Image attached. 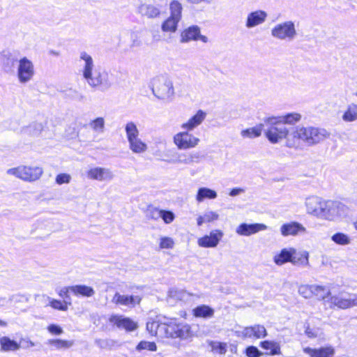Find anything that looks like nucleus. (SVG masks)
Here are the masks:
<instances>
[{
	"mask_svg": "<svg viewBox=\"0 0 357 357\" xmlns=\"http://www.w3.org/2000/svg\"><path fill=\"white\" fill-rule=\"evenodd\" d=\"M161 210L155 207H149L146 211V217L149 219L157 220L160 218Z\"/></svg>",
	"mask_w": 357,
	"mask_h": 357,
	"instance_id": "nucleus-48",
	"label": "nucleus"
},
{
	"mask_svg": "<svg viewBox=\"0 0 357 357\" xmlns=\"http://www.w3.org/2000/svg\"><path fill=\"white\" fill-rule=\"evenodd\" d=\"M7 174L14 175L24 181H34L40 177L43 170L39 167L20 166L8 169Z\"/></svg>",
	"mask_w": 357,
	"mask_h": 357,
	"instance_id": "nucleus-10",
	"label": "nucleus"
},
{
	"mask_svg": "<svg viewBox=\"0 0 357 357\" xmlns=\"http://www.w3.org/2000/svg\"><path fill=\"white\" fill-rule=\"evenodd\" d=\"M16 75L19 83L25 84L31 82L35 75V68L32 61L26 56L17 62Z\"/></svg>",
	"mask_w": 357,
	"mask_h": 357,
	"instance_id": "nucleus-9",
	"label": "nucleus"
},
{
	"mask_svg": "<svg viewBox=\"0 0 357 357\" xmlns=\"http://www.w3.org/2000/svg\"><path fill=\"white\" fill-rule=\"evenodd\" d=\"M222 236L223 233L220 230L211 231L209 235H206L198 239V245L203 248L216 247Z\"/></svg>",
	"mask_w": 357,
	"mask_h": 357,
	"instance_id": "nucleus-17",
	"label": "nucleus"
},
{
	"mask_svg": "<svg viewBox=\"0 0 357 357\" xmlns=\"http://www.w3.org/2000/svg\"><path fill=\"white\" fill-rule=\"evenodd\" d=\"M325 200L317 196H310L305 199V205L308 214L320 218L323 204Z\"/></svg>",
	"mask_w": 357,
	"mask_h": 357,
	"instance_id": "nucleus-15",
	"label": "nucleus"
},
{
	"mask_svg": "<svg viewBox=\"0 0 357 357\" xmlns=\"http://www.w3.org/2000/svg\"><path fill=\"white\" fill-rule=\"evenodd\" d=\"M331 240L340 245H347L351 242V238L346 234L337 232L331 236Z\"/></svg>",
	"mask_w": 357,
	"mask_h": 357,
	"instance_id": "nucleus-42",
	"label": "nucleus"
},
{
	"mask_svg": "<svg viewBox=\"0 0 357 357\" xmlns=\"http://www.w3.org/2000/svg\"><path fill=\"white\" fill-rule=\"evenodd\" d=\"M65 137L67 139H74L78 135V132L75 127L69 126L65 130Z\"/></svg>",
	"mask_w": 357,
	"mask_h": 357,
	"instance_id": "nucleus-56",
	"label": "nucleus"
},
{
	"mask_svg": "<svg viewBox=\"0 0 357 357\" xmlns=\"http://www.w3.org/2000/svg\"><path fill=\"white\" fill-rule=\"evenodd\" d=\"M138 13L148 19L159 17L161 14V8L159 5L143 3L138 6Z\"/></svg>",
	"mask_w": 357,
	"mask_h": 357,
	"instance_id": "nucleus-18",
	"label": "nucleus"
},
{
	"mask_svg": "<svg viewBox=\"0 0 357 357\" xmlns=\"http://www.w3.org/2000/svg\"><path fill=\"white\" fill-rule=\"evenodd\" d=\"M47 344L53 346L56 349H66L71 347L74 344V342L73 340L50 339L47 340Z\"/></svg>",
	"mask_w": 357,
	"mask_h": 357,
	"instance_id": "nucleus-40",
	"label": "nucleus"
},
{
	"mask_svg": "<svg viewBox=\"0 0 357 357\" xmlns=\"http://www.w3.org/2000/svg\"><path fill=\"white\" fill-rule=\"evenodd\" d=\"M344 122H354L357 120V104H349L342 116Z\"/></svg>",
	"mask_w": 357,
	"mask_h": 357,
	"instance_id": "nucleus-35",
	"label": "nucleus"
},
{
	"mask_svg": "<svg viewBox=\"0 0 357 357\" xmlns=\"http://www.w3.org/2000/svg\"><path fill=\"white\" fill-rule=\"evenodd\" d=\"M322 206L320 218L326 220L336 221L346 216L348 213V207L338 201L325 200Z\"/></svg>",
	"mask_w": 357,
	"mask_h": 357,
	"instance_id": "nucleus-5",
	"label": "nucleus"
},
{
	"mask_svg": "<svg viewBox=\"0 0 357 357\" xmlns=\"http://www.w3.org/2000/svg\"><path fill=\"white\" fill-rule=\"evenodd\" d=\"M109 321L115 324L119 328H124L128 331H132L136 329L137 324L129 318L121 316L113 315L109 318Z\"/></svg>",
	"mask_w": 357,
	"mask_h": 357,
	"instance_id": "nucleus-21",
	"label": "nucleus"
},
{
	"mask_svg": "<svg viewBox=\"0 0 357 357\" xmlns=\"http://www.w3.org/2000/svg\"><path fill=\"white\" fill-rule=\"evenodd\" d=\"M329 307L346 310L357 307V294H351L347 291H340L337 294L331 296L328 299Z\"/></svg>",
	"mask_w": 357,
	"mask_h": 357,
	"instance_id": "nucleus-7",
	"label": "nucleus"
},
{
	"mask_svg": "<svg viewBox=\"0 0 357 357\" xmlns=\"http://www.w3.org/2000/svg\"><path fill=\"white\" fill-rule=\"evenodd\" d=\"M267 226L264 224L255 223V224H247V236L255 234L259 231L266 230Z\"/></svg>",
	"mask_w": 357,
	"mask_h": 357,
	"instance_id": "nucleus-45",
	"label": "nucleus"
},
{
	"mask_svg": "<svg viewBox=\"0 0 357 357\" xmlns=\"http://www.w3.org/2000/svg\"><path fill=\"white\" fill-rule=\"evenodd\" d=\"M113 301L117 304L134 307L136 304L139 303L141 298L137 296L121 295L119 293H116L113 298Z\"/></svg>",
	"mask_w": 357,
	"mask_h": 357,
	"instance_id": "nucleus-26",
	"label": "nucleus"
},
{
	"mask_svg": "<svg viewBox=\"0 0 357 357\" xmlns=\"http://www.w3.org/2000/svg\"><path fill=\"white\" fill-rule=\"evenodd\" d=\"M50 305L52 307L56 310L66 311L68 310V307L66 304H63L61 301L52 299L50 301Z\"/></svg>",
	"mask_w": 357,
	"mask_h": 357,
	"instance_id": "nucleus-52",
	"label": "nucleus"
},
{
	"mask_svg": "<svg viewBox=\"0 0 357 357\" xmlns=\"http://www.w3.org/2000/svg\"><path fill=\"white\" fill-rule=\"evenodd\" d=\"M160 246L161 248H172L174 241L169 237H163L160 239Z\"/></svg>",
	"mask_w": 357,
	"mask_h": 357,
	"instance_id": "nucleus-55",
	"label": "nucleus"
},
{
	"mask_svg": "<svg viewBox=\"0 0 357 357\" xmlns=\"http://www.w3.org/2000/svg\"><path fill=\"white\" fill-rule=\"evenodd\" d=\"M273 119H276L275 116H268L264 119L266 126V129L264 130L266 138L271 144H278L285 140L286 146L290 148L288 143L290 135H291V129L289 130L280 122L273 121Z\"/></svg>",
	"mask_w": 357,
	"mask_h": 357,
	"instance_id": "nucleus-3",
	"label": "nucleus"
},
{
	"mask_svg": "<svg viewBox=\"0 0 357 357\" xmlns=\"http://www.w3.org/2000/svg\"><path fill=\"white\" fill-rule=\"evenodd\" d=\"M305 334L307 335L308 337L312 338L316 337L317 336V333L314 332L312 329L310 328H307L305 330Z\"/></svg>",
	"mask_w": 357,
	"mask_h": 357,
	"instance_id": "nucleus-62",
	"label": "nucleus"
},
{
	"mask_svg": "<svg viewBox=\"0 0 357 357\" xmlns=\"http://www.w3.org/2000/svg\"><path fill=\"white\" fill-rule=\"evenodd\" d=\"M193 315L204 319L211 318L214 315V310L208 305H202L193 309Z\"/></svg>",
	"mask_w": 357,
	"mask_h": 357,
	"instance_id": "nucleus-34",
	"label": "nucleus"
},
{
	"mask_svg": "<svg viewBox=\"0 0 357 357\" xmlns=\"http://www.w3.org/2000/svg\"><path fill=\"white\" fill-rule=\"evenodd\" d=\"M197 40H201L204 43H206L208 41L206 36L201 35L200 29L197 26H189L188 28L185 29L181 33L180 41L182 43Z\"/></svg>",
	"mask_w": 357,
	"mask_h": 357,
	"instance_id": "nucleus-16",
	"label": "nucleus"
},
{
	"mask_svg": "<svg viewBox=\"0 0 357 357\" xmlns=\"http://www.w3.org/2000/svg\"><path fill=\"white\" fill-rule=\"evenodd\" d=\"M303 352L308 354L310 357H331L334 355L335 350L333 347L328 346L319 349L304 347Z\"/></svg>",
	"mask_w": 357,
	"mask_h": 357,
	"instance_id": "nucleus-22",
	"label": "nucleus"
},
{
	"mask_svg": "<svg viewBox=\"0 0 357 357\" xmlns=\"http://www.w3.org/2000/svg\"><path fill=\"white\" fill-rule=\"evenodd\" d=\"M136 349L138 351L146 349L149 351H155L157 350V346L155 343L153 342L141 341L137 344Z\"/></svg>",
	"mask_w": 357,
	"mask_h": 357,
	"instance_id": "nucleus-46",
	"label": "nucleus"
},
{
	"mask_svg": "<svg viewBox=\"0 0 357 357\" xmlns=\"http://www.w3.org/2000/svg\"><path fill=\"white\" fill-rule=\"evenodd\" d=\"M174 143L180 150H186L195 147L199 142V139L189 131H183L176 133L174 136Z\"/></svg>",
	"mask_w": 357,
	"mask_h": 357,
	"instance_id": "nucleus-11",
	"label": "nucleus"
},
{
	"mask_svg": "<svg viewBox=\"0 0 357 357\" xmlns=\"http://www.w3.org/2000/svg\"><path fill=\"white\" fill-rule=\"evenodd\" d=\"M241 192H243V189H241V188H234V189H232L231 190V192H229V195L234 197V196H236V195H238Z\"/></svg>",
	"mask_w": 357,
	"mask_h": 357,
	"instance_id": "nucleus-63",
	"label": "nucleus"
},
{
	"mask_svg": "<svg viewBox=\"0 0 357 357\" xmlns=\"http://www.w3.org/2000/svg\"><path fill=\"white\" fill-rule=\"evenodd\" d=\"M71 293L76 296L91 297L95 294V291L91 287L85 284H76L72 286Z\"/></svg>",
	"mask_w": 357,
	"mask_h": 357,
	"instance_id": "nucleus-30",
	"label": "nucleus"
},
{
	"mask_svg": "<svg viewBox=\"0 0 357 357\" xmlns=\"http://www.w3.org/2000/svg\"><path fill=\"white\" fill-rule=\"evenodd\" d=\"M267 17L266 12L257 10L251 13L247 18V26L253 27L262 24Z\"/></svg>",
	"mask_w": 357,
	"mask_h": 357,
	"instance_id": "nucleus-28",
	"label": "nucleus"
},
{
	"mask_svg": "<svg viewBox=\"0 0 357 357\" xmlns=\"http://www.w3.org/2000/svg\"><path fill=\"white\" fill-rule=\"evenodd\" d=\"M212 351L219 354H225L227 351V344L222 342H214L211 343Z\"/></svg>",
	"mask_w": 357,
	"mask_h": 357,
	"instance_id": "nucleus-47",
	"label": "nucleus"
},
{
	"mask_svg": "<svg viewBox=\"0 0 357 357\" xmlns=\"http://www.w3.org/2000/svg\"><path fill=\"white\" fill-rule=\"evenodd\" d=\"M236 232L241 235H245V223H242L237 228Z\"/></svg>",
	"mask_w": 357,
	"mask_h": 357,
	"instance_id": "nucleus-61",
	"label": "nucleus"
},
{
	"mask_svg": "<svg viewBox=\"0 0 357 357\" xmlns=\"http://www.w3.org/2000/svg\"><path fill=\"white\" fill-rule=\"evenodd\" d=\"M96 344L101 349L111 348L114 344V342L111 340L98 339L95 341Z\"/></svg>",
	"mask_w": 357,
	"mask_h": 357,
	"instance_id": "nucleus-53",
	"label": "nucleus"
},
{
	"mask_svg": "<svg viewBox=\"0 0 357 357\" xmlns=\"http://www.w3.org/2000/svg\"><path fill=\"white\" fill-rule=\"evenodd\" d=\"M267 335L265 327L262 325H255L247 327V337H255L257 339L264 337Z\"/></svg>",
	"mask_w": 357,
	"mask_h": 357,
	"instance_id": "nucleus-33",
	"label": "nucleus"
},
{
	"mask_svg": "<svg viewBox=\"0 0 357 357\" xmlns=\"http://www.w3.org/2000/svg\"><path fill=\"white\" fill-rule=\"evenodd\" d=\"M130 150L137 154L144 153L147 150V144L138 137L128 142Z\"/></svg>",
	"mask_w": 357,
	"mask_h": 357,
	"instance_id": "nucleus-36",
	"label": "nucleus"
},
{
	"mask_svg": "<svg viewBox=\"0 0 357 357\" xmlns=\"http://www.w3.org/2000/svg\"><path fill=\"white\" fill-rule=\"evenodd\" d=\"M276 119L273 121L280 122L283 126H294L299 123L302 119V115L298 112H290L281 116H275Z\"/></svg>",
	"mask_w": 357,
	"mask_h": 357,
	"instance_id": "nucleus-23",
	"label": "nucleus"
},
{
	"mask_svg": "<svg viewBox=\"0 0 357 357\" xmlns=\"http://www.w3.org/2000/svg\"><path fill=\"white\" fill-rule=\"evenodd\" d=\"M8 125L7 126V128L8 130L22 134V130L23 126H20V122L19 120H10L9 122H8Z\"/></svg>",
	"mask_w": 357,
	"mask_h": 357,
	"instance_id": "nucleus-49",
	"label": "nucleus"
},
{
	"mask_svg": "<svg viewBox=\"0 0 357 357\" xmlns=\"http://www.w3.org/2000/svg\"><path fill=\"white\" fill-rule=\"evenodd\" d=\"M329 137L330 132L324 128L312 126H297L291 128L288 144L290 149H302L303 144L314 146Z\"/></svg>",
	"mask_w": 357,
	"mask_h": 357,
	"instance_id": "nucleus-2",
	"label": "nucleus"
},
{
	"mask_svg": "<svg viewBox=\"0 0 357 357\" xmlns=\"http://www.w3.org/2000/svg\"><path fill=\"white\" fill-rule=\"evenodd\" d=\"M70 180L71 176L68 174H59L56 177V183L59 185L69 183Z\"/></svg>",
	"mask_w": 357,
	"mask_h": 357,
	"instance_id": "nucleus-54",
	"label": "nucleus"
},
{
	"mask_svg": "<svg viewBox=\"0 0 357 357\" xmlns=\"http://www.w3.org/2000/svg\"><path fill=\"white\" fill-rule=\"evenodd\" d=\"M152 92L159 100L171 102L175 95L172 80L165 75H159L152 80Z\"/></svg>",
	"mask_w": 357,
	"mask_h": 357,
	"instance_id": "nucleus-4",
	"label": "nucleus"
},
{
	"mask_svg": "<svg viewBox=\"0 0 357 357\" xmlns=\"http://www.w3.org/2000/svg\"><path fill=\"white\" fill-rule=\"evenodd\" d=\"M205 222H206V220H205L204 215L198 217V218H197V225L198 226H201Z\"/></svg>",
	"mask_w": 357,
	"mask_h": 357,
	"instance_id": "nucleus-64",
	"label": "nucleus"
},
{
	"mask_svg": "<svg viewBox=\"0 0 357 357\" xmlns=\"http://www.w3.org/2000/svg\"><path fill=\"white\" fill-rule=\"evenodd\" d=\"M291 263L298 266H309V252L305 250L296 252V250L293 248Z\"/></svg>",
	"mask_w": 357,
	"mask_h": 357,
	"instance_id": "nucleus-25",
	"label": "nucleus"
},
{
	"mask_svg": "<svg viewBox=\"0 0 357 357\" xmlns=\"http://www.w3.org/2000/svg\"><path fill=\"white\" fill-rule=\"evenodd\" d=\"M21 348L20 343L11 340L7 336L0 337V349L1 351L10 352L16 351Z\"/></svg>",
	"mask_w": 357,
	"mask_h": 357,
	"instance_id": "nucleus-27",
	"label": "nucleus"
},
{
	"mask_svg": "<svg viewBox=\"0 0 357 357\" xmlns=\"http://www.w3.org/2000/svg\"><path fill=\"white\" fill-rule=\"evenodd\" d=\"M293 248H284L278 255L274 257V262L278 265L282 266L287 262H291L292 257Z\"/></svg>",
	"mask_w": 357,
	"mask_h": 357,
	"instance_id": "nucleus-32",
	"label": "nucleus"
},
{
	"mask_svg": "<svg viewBox=\"0 0 357 357\" xmlns=\"http://www.w3.org/2000/svg\"><path fill=\"white\" fill-rule=\"evenodd\" d=\"M170 15L161 24L164 33H174L177 31L178 24L182 17V5L178 1H173L169 5Z\"/></svg>",
	"mask_w": 357,
	"mask_h": 357,
	"instance_id": "nucleus-6",
	"label": "nucleus"
},
{
	"mask_svg": "<svg viewBox=\"0 0 357 357\" xmlns=\"http://www.w3.org/2000/svg\"><path fill=\"white\" fill-rule=\"evenodd\" d=\"M261 347L266 350H271L270 354L272 356L281 354L280 344L274 341H263L260 343Z\"/></svg>",
	"mask_w": 357,
	"mask_h": 357,
	"instance_id": "nucleus-41",
	"label": "nucleus"
},
{
	"mask_svg": "<svg viewBox=\"0 0 357 357\" xmlns=\"http://www.w3.org/2000/svg\"><path fill=\"white\" fill-rule=\"evenodd\" d=\"M264 124L259 123L254 127L247 128V137L255 138L259 137L263 131Z\"/></svg>",
	"mask_w": 357,
	"mask_h": 357,
	"instance_id": "nucleus-43",
	"label": "nucleus"
},
{
	"mask_svg": "<svg viewBox=\"0 0 357 357\" xmlns=\"http://www.w3.org/2000/svg\"><path fill=\"white\" fill-rule=\"evenodd\" d=\"M262 353L255 347L251 346L247 347V356L248 357H259Z\"/></svg>",
	"mask_w": 357,
	"mask_h": 357,
	"instance_id": "nucleus-57",
	"label": "nucleus"
},
{
	"mask_svg": "<svg viewBox=\"0 0 357 357\" xmlns=\"http://www.w3.org/2000/svg\"><path fill=\"white\" fill-rule=\"evenodd\" d=\"M82 63V75L87 84L93 89L100 91H107L112 86V81L108 72L100 68H95L92 56L86 52L79 54Z\"/></svg>",
	"mask_w": 357,
	"mask_h": 357,
	"instance_id": "nucleus-1",
	"label": "nucleus"
},
{
	"mask_svg": "<svg viewBox=\"0 0 357 357\" xmlns=\"http://www.w3.org/2000/svg\"><path fill=\"white\" fill-rule=\"evenodd\" d=\"M160 215V218H162L166 224H170L175 218L174 213L170 211L161 210Z\"/></svg>",
	"mask_w": 357,
	"mask_h": 357,
	"instance_id": "nucleus-50",
	"label": "nucleus"
},
{
	"mask_svg": "<svg viewBox=\"0 0 357 357\" xmlns=\"http://www.w3.org/2000/svg\"><path fill=\"white\" fill-rule=\"evenodd\" d=\"M280 232L283 236H297L305 233L306 229L298 222H291L283 224L280 227Z\"/></svg>",
	"mask_w": 357,
	"mask_h": 357,
	"instance_id": "nucleus-19",
	"label": "nucleus"
},
{
	"mask_svg": "<svg viewBox=\"0 0 357 357\" xmlns=\"http://www.w3.org/2000/svg\"><path fill=\"white\" fill-rule=\"evenodd\" d=\"M86 176L91 180L108 182L113 179L114 174L108 168L95 167L90 168L86 172Z\"/></svg>",
	"mask_w": 357,
	"mask_h": 357,
	"instance_id": "nucleus-14",
	"label": "nucleus"
},
{
	"mask_svg": "<svg viewBox=\"0 0 357 357\" xmlns=\"http://www.w3.org/2000/svg\"><path fill=\"white\" fill-rule=\"evenodd\" d=\"M312 284H302L298 287V293L305 298H310L313 296Z\"/></svg>",
	"mask_w": 357,
	"mask_h": 357,
	"instance_id": "nucleus-44",
	"label": "nucleus"
},
{
	"mask_svg": "<svg viewBox=\"0 0 357 357\" xmlns=\"http://www.w3.org/2000/svg\"><path fill=\"white\" fill-rule=\"evenodd\" d=\"M190 335V327L187 324H177L175 320L168 321L166 336L187 339Z\"/></svg>",
	"mask_w": 357,
	"mask_h": 357,
	"instance_id": "nucleus-12",
	"label": "nucleus"
},
{
	"mask_svg": "<svg viewBox=\"0 0 357 357\" xmlns=\"http://www.w3.org/2000/svg\"><path fill=\"white\" fill-rule=\"evenodd\" d=\"M296 35L295 24L292 21L277 24L271 29V36L280 40L292 41Z\"/></svg>",
	"mask_w": 357,
	"mask_h": 357,
	"instance_id": "nucleus-8",
	"label": "nucleus"
},
{
	"mask_svg": "<svg viewBox=\"0 0 357 357\" xmlns=\"http://www.w3.org/2000/svg\"><path fill=\"white\" fill-rule=\"evenodd\" d=\"M206 116V113L201 109L198 110L197 113L188 119V121L183 123L181 128L187 131H192L204 121Z\"/></svg>",
	"mask_w": 357,
	"mask_h": 357,
	"instance_id": "nucleus-20",
	"label": "nucleus"
},
{
	"mask_svg": "<svg viewBox=\"0 0 357 357\" xmlns=\"http://www.w3.org/2000/svg\"><path fill=\"white\" fill-rule=\"evenodd\" d=\"M313 296L318 300L323 301L325 304L328 303V299L331 296L330 287L328 286L312 284Z\"/></svg>",
	"mask_w": 357,
	"mask_h": 357,
	"instance_id": "nucleus-24",
	"label": "nucleus"
},
{
	"mask_svg": "<svg viewBox=\"0 0 357 357\" xmlns=\"http://www.w3.org/2000/svg\"><path fill=\"white\" fill-rule=\"evenodd\" d=\"M20 343H24V344L22 345V348L24 349H29L30 347L35 346L34 342H33L28 338H22L20 340Z\"/></svg>",
	"mask_w": 357,
	"mask_h": 357,
	"instance_id": "nucleus-60",
	"label": "nucleus"
},
{
	"mask_svg": "<svg viewBox=\"0 0 357 357\" xmlns=\"http://www.w3.org/2000/svg\"><path fill=\"white\" fill-rule=\"evenodd\" d=\"M89 126L93 132L98 135L102 134L105 130V120L103 117H97L91 120Z\"/></svg>",
	"mask_w": 357,
	"mask_h": 357,
	"instance_id": "nucleus-38",
	"label": "nucleus"
},
{
	"mask_svg": "<svg viewBox=\"0 0 357 357\" xmlns=\"http://www.w3.org/2000/svg\"><path fill=\"white\" fill-rule=\"evenodd\" d=\"M71 287L72 286L63 287L59 290L58 293L60 297L65 299L64 303L66 304H70V302H68V301H70L69 293H71Z\"/></svg>",
	"mask_w": 357,
	"mask_h": 357,
	"instance_id": "nucleus-51",
	"label": "nucleus"
},
{
	"mask_svg": "<svg viewBox=\"0 0 357 357\" xmlns=\"http://www.w3.org/2000/svg\"><path fill=\"white\" fill-rule=\"evenodd\" d=\"M44 126L42 123L33 122L27 126H23L22 134L31 137L39 136L43 130Z\"/></svg>",
	"mask_w": 357,
	"mask_h": 357,
	"instance_id": "nucleus-29",
	"label": "nucleus"
},
{
	"mask_svg": "<svg viewBox=\"0 0 357 357\" xmlns=\"http://www.w3.org/2000/svg\"><path fill=\"white\" fill-rule=\"evenodd\" d=\"M125 132L128 142L138 137L139 135L137 125L132 121H129L125 125Z\"/></svg>",
	"mask_w": 357,
	"mask_h": 357,
	"instance_id": "nucleus-39",
	"label": "nucleus"
},
{
	"mask_svg": "<svg viewBox=\"0 0 357 357\" xmlns=\"http://www.w3.org/2000/svg\"><path fill=\"white\" fill-rule=\"evenodd\" d=\"M204 217L206 222H211L218 218L219 215L217 213L213 211H208L204 213Z\"/></svg>",
	"mask_w": 357,
	"mask_h": 357,
	"instance_id": "nucleus-59",
	"label": "nucleus"
},
{
	"mask_svg": "<svg viewBox=\"0 0 357 357\" xmlns=\"http://www.w3.org/2000/svg\"><path fill=\"white\" fill-rule=\"evenodd\" d=\"M217 197V192L208 188H200L197 191L196 199L198 202H203L205 199H213Z\"/></svg>",
	"mask_w": 357,
	"mask_h": 357,
	"instance_id": "nucleus-37",
	"label": "nucleus"
},
{
	"mask_svg": "<svg viewBox=\"0 0 357 357\" xmlns=\"http://www.w3.org/2000/svg\"><path fill=\"white\" fill-rule=\"evenodd\" d=\"M18 61L15 53L10 51H3L0 56L1 69L8 74L14 73Z\"/></svg>",
	"mask_w": 357,
	"mask_h": 357,
	"instance_id": "nucleus-13",
	"label": "nucleus"
},
{
	"mask_svg": "<svg viewBox=\"0 0 357 357\" xmlns=\"http://www.w3.org/2000/svg\"><path fill=\"white\" fill-rule=\"evenodd\" d=\"M47 330L50 333L54 335H61L63 332L61 327L56 324L49 325L47 327Z\"/></svg>",
	"mask_w": 357,
	"mask_h": 357,
	"instance_id": "nucleus-58",
	"label": "nucleus"
},
{
	"mask_svg": "<svg viewBox=\"0 0 357 357\" xmlns=\"http://www.w3.org/2000/svg\"><path fill=\"white\" fill-rule=\"evenodd\" d=\"M167 324L168 321L160 324L157 321L148 322L146 328L152 335L161 336L164 333L166 335Z\"/></svg>",
	"mask_w": 357,
	"mask_h": 357,
	"instance_id": "nucleus-31",
	"label": "nucleus"
}]
</instances>
